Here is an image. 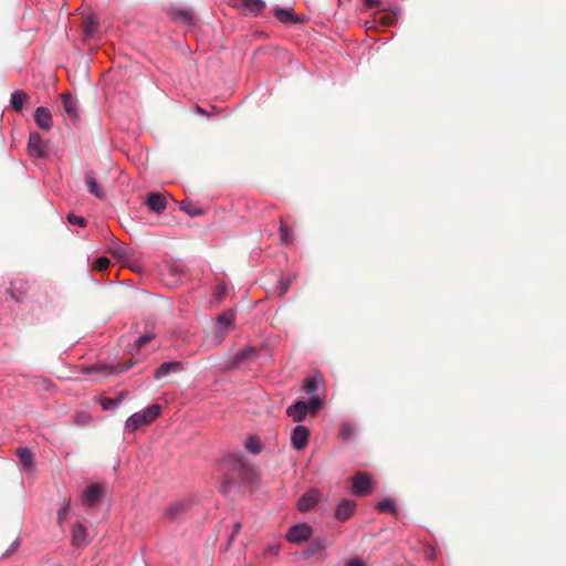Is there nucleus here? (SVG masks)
<instances>
[{
    "label": "nucleus",
    "instance_id": "obj_13",
    "mask_svg": "<svg viewBox=\"0 0 566 566\" xmlns=\"http://www.w3.org/2000/svg\"><path fill=\"white\" fill-rule=\"evenodd\" d=\"M188 507V503L186 501H176L172 502L166 510H165V517L169 521H175L179 518Z\"/></svg>",
    "mask_w": 566,
    "mask_h": 566
},
{
    "label": "nucleus",
    "instance_id": "obj_19",
    "mask_svg": "<svg viewBox=\"0 0 566 566\" xmlns=\"http://www.w3.org/2000/svg\"><path fill=\"white\" fill-rule=\"evenodd\" d=\"M256 356H258L256 349L253 347H248L245 349L239 350L234 355L232 365L234 367H240L244 361L252 360V359L256 358Z\"/></svg>",
    "mask_w": 566,
    "mask_h": 566
},
{
    "label": "nucleus",
    "instance_id": "obj_41",
    "mask_svg": "<svg viewBox=\"0 0 566 566\" xmlns=\"http://www.w3.org/2000/svg\"><path fill=\"white\" fill-rule=\"evenodd\" d=\"M364 2L367 8H374L380 3V0H364Z\"/></svg>",
    "mask_w": 566,
    "mask_h": 566
},
{
    "label": "nucleus",
    "instance_id": "obj_22",
    "mask_svg": "<svg viewBox=\"0 0 566 566\" xmlns=\"http://www.w3.org/2000/svg\"><path fill=\"white\" fill-rule=\"evenodd\" d=\"M86 528L81 523H75L72 527V543L74 545H81L85 542Z\"/></svg>",
    "mask_w": 566,
    "mask_h": 566
},
{
    "label": "nucleus",
    "instance_id": "obj_28",
    "mask_svg": "<svg viewBox=\"0 0 566 566\" xmlns=\"http://www.w3.org/2000/svg\"><path fill=\"white\" fill-rule=\"evenodd\" d=\"M83 28H84L85 35L92 36L98 28L97 19L93 15L87 17L84 21Z\"/></svg>",
    "mask_w": 566,
    "mask_h": 566
},
{
    "label": "nucleus",
    "instance_id": "obj_32",
    "mask_svg": "<svg viewBox=\"0 0 566 566\" xmlns=\"http://www.w3.org/2000/svg\"><path fill=\"white\" fill-rule=\"evenodd\" d=\"M303 388L308 395H314L318 389V381L315 378H307Z\"/></svg>",
    "mask_w": 566,
    "mask_h": 566
},
{
    "label": "nucleus",
    "instance_id": "obj_39",
    "mask_svg": "<svg viewBox=\"0 0 566 566\" xmlns=\"http://www.w3.org/2000/svg\"><path fill=\"white\" fill-rule=\"evenodd\" d=\"M116 403H117V400H115V399L105 398L102 400V406H103V409H105V410L114 407Z\"/></svg>",
    "mask_w": 566,
    "mask_h": 566
},
{
    "label": "nucleus",
    "instance_id": "obj_29",
    "mask_svg": "<svg viewBox=\"0 0 566 566\" xmlns=\"http://www.w3.org/2000/svg\"><path fill=\"white\" fill-rule=\"evenodd\" d=\"M134 364H118L116 366H104L103 370L106 375L123 374L127 371Z\"/></svg>",
    "mask_w": 566,
    "mask_h": 566
},
{
    "label": "nucleus",
    "instance_id": "obj_38",
    "mask_svg": "<svg viewBox=\"0 0 566 566\" xmlns=\"http://www.w3.org/2000/svg\"><path fill=\"white\" fill-rule=\"evenodd\" d=\"M233 482L230 478H226L220 486V491L224 494H227L231 486H232Z\"/></svg>",
    "mask_w": 566,
    "mask_h": 566
},
{
    "label": "nucleus",
    "instance_id": "obj_45",
    "mask_svg": "<svg viewBox=\"0 0 566 566\" xmlns=\"http://www.w3.org/2000/svg\"><path fill=\"white\" fill-rule=\"evenodd\" d=\"M123 397H124V394L122 392V394L119 395V397L115 399V400H117V403L123 399Z\"/></svg>",
    "mask_w": 566,
    "mask_h": 566
},
{
    "label": "nucleus",
    "instance_id": "obj_17",
    "mask_svg": "<svg viewBox=\"0 0 566 566\" xmlns=\"http://www.w3.org/2000/svg\"><path fill=\"white\" fill-rule=\"evenodd\" d=\"M62 107L64 113L67 114L71 118H77V103L71 93L62 94Z\"/></svg>",
    "mask_w": 566,
    "mask_h": 566
},
{
    "label": "nucleus",
    "instance_id": "obj_27",
    "mask_svg": "<svg viewBox=\"0 0 566 566\" xmlns=\"http://www.w3.org/2000/svg\"><path fill=\"white\" fill-rule=\"evenodd\" d=\"M245 448L253 454H259L262 449L263 444L261 440L258 437L251 436L245 441Z\"/></svg>",
    "mask_w": 566,
    "mask_h": 566
},
{
    "label": "nucleus",
    "instance_id": "obj_3",
    "mask_svg": "<svg viewBox=\"0 0 566 566\" xmlns=\"http://www.w3.org/2000/svg\"><path fill=\"white\" fill-rule=\"evenodd\" d=\"M105 490L98 483H91L81 495V503L86 509H91L104 496Z\"/></svg>",
    "mask_w": 566,
    "mask_h": 566
},
{
    "label": "nucleus",
    "instance_id": "obj_15",
    "mask_svg": "<svg viewBox=\"0 0 566 566\" xmlns=\"http://www.w3.org/2000/svg\"><path fill=\"white\" fill-rule=\"evenodd\" d=\"M356 503L354 501L344 499L335 510V517L339 521H346L350 517L355 510Z\"/></svg>",
    "mask_w": 566,
    "mask_h": 566
},
{
    "label": "nucleus",
    "instance_id": "obj_16",
    "mask_svg": "<svg viewBox=\"0 0 566 566\" xmlns=\"http://www.w3.org/2000/svg\"><path fill=\"white\" fill-rule=\"evenodd\" d=\"M85 185L87 186L90 193H92L96 198L102 199V200H104L106 198V195H105L104 190L102 189V187L98 185L94 172L88 171L85 175Z\"/></svg>",
    "mask_w": 566,
    "mask_h": 566
},
{
    "label": "nucleus",
    "instance_id": "obj_31",
    "mask_svg": "<svg viewBox=\"0 0 566 566\" xmlns=\"http://www.w3.org/2000/svg\"><path fill=\"white\" fill-rule=\"evenodd\" d=\"M280 238L282 243L290 244L292 242V230L281 220Z\"/></svg>",
    "mask_w": 566,
    "mask_h": 566
},
{
    "label": "nucleus",
    "instance_id": "obj_5",
    "mask_svg": "<svg viewBox=\"0 0 566 566\" xmlns=\"http://www.w3.org/2000/svg\"><path fill=\"white\" fill-rule=\"evenodd\" d=\"M313 534L312 527L306 523H301L292 526L287 534L286 539L294 544L306 542Z\"/></svg>",
    "mask_w": 566,
    "mask_h": 566
},
{
    "label": "nucleus",
    "instance_id": "obj_24",
    "mask_svg": "<svg viewBox=\"0 0 566 566\" xmlns=\"http://www.w3.org/2000/svg\"><path fill=\"white\" fill-rule=\"evenodd\" d=\"M17 455L21 462V464L24 468H32L33 465V454L32 452L27 448H18L17 449Z\"/></svg>",
    "mask_w": 566,
    "mask_h": 566
},
{
    "label": "nucleus",
    "instance_id": "obj_12",
    "mask_svg": "<svg viewBox=\"0 0 566 566\" xmlns=\"http://www.w3.org/2000/svg\"><path fill=\"white\" fill-rule=\"evenodd\" d=\"M310 411V407L305 401H296L292 406H290L286 410V413L293 418L294 421H302Z\"/></svg>",
    "mask_w": 566,
    "mask_h": 566
},
{
    "label": "nucleus",
    "instance_id": "obj_9",
    "mask_svg": "<svg viewBox=\"0 0 566 566\" xmlns=\"http://www.w3.org/2000/svg\"><path fill=\"white\" fill-rule=\"evenodd\" d=\"M310 431L305 426H296L292 433V444L296 450H302L308 442Z\"/></svg>",
    "mask_w": 566,
    "mask_h": 566
},
{
    "label": "nucleus",
    "instance_id": "obj_26",
    "mask_svg": "<svg viewBox=\"0 0 566 566\" xmlns=\"http://www.w3.org/2000/svg\"><path fill=\"white\" fill-rule=\"evenodd\" d=\"M180 209L185 211L190 217H197L202 214L203 210L191 202L190 200H184L180 202Z\"/></svg>",
    "mask_w": 566,
    "mask_h": 566
},
{
    "label": "nucleus",
    "instance_id": "obj_14",
    "mask_svg": "<svg viewBox=\"0 0 566 566\" xmlns=\"http://www.w3.org/2000/svg\"><path fill=\"white\" fill-rule=\"evenodd\" d=\"M319 494L315 490H311L304 493L297 503V507L301 512L311 510L318 502Z\"/></svg>",
    "mask_w": 566,
    "mask_h": 566
},
{
    "label": "nucleus",
    "instance_id": "obj_37",
    "mask_svg": "<svg viewBox=\"0 0 566 566\" xmlns=\"http://www.w3.org/2000/svg\"><path fill=\"white\" fill-rule=\"evenodd\" d=\"M380 23L382 25H391L396 22V15L390 13H385L380 17Z\"/></svg>",
    "mask_w": 566,
    "mask_h": 566
},
{
    "label": "nucleus",
    "instance_id": "obj_30",
    "mask_svg": "<svg viewBox=\"0 0 566 566\" xmlns=\"http://www.w3.org/2000/svg\"><path fill=\"white\" fill-rule=\"evenodd\" d=\"M377 510L380 513H394L396 514V505L392 500L386 499L377 504Z\"/></svg>",
    "mask_w": 566,
    "mask_h": 566
},
{
    "label": "nucleus",
    "instance_id": "obj_4",
    "mask_svg": "<svg viewBox=\"0 0 566 566\" xmlns=\"http://www.w3.org/2000/svg\"><path fill=\"white\" fill-rule=\"evenodd\" d=\"M371 491H373V486H371L370 476L365 472L358 471L353 476L352 493L354 495L365 496V495H368L369 493H371Z\"/></svg>",
    "mask_w": 566,
    "mask_h": 566
},
{
    "label": "nucleus",
    "instance_id": "obj_40",
    "mask_svg": "<svg viewBox=\"0 0 566 566\" xmlns=\"http://www.w3.org/2000/svg\"><path fill=\"white\" fill-rule=\"evenodd\" d=\"M240 531H241V523L240 522L234 523L229 541L232 542L233 538L239 534Z\"/></svg>",
    "mask_w": 566,
    "mask_h": 566
},
{
    "label": "nucleus",
    "instance_id": "obj_7",
    "mask_svg": "<svg viewBox=\"0 0 566 566\" xmlns=\"http://www.w3.org/2000/svg\"><path fill=\"white\" fill-rule=\"evenodd\" d=\"M331 544H332V541L326 536L315 538L312 542V544L304 551V556L306 558H312V557L323 558L324 551L328 546H331Z\"/></svg>",
    "mask_w": 566,
    "mask_h": 566
},
{
    "label": "nucleus",
    "instance_id": "obj_2",
    "mask_svg": "<svg viewBox=\"0 0 566 566\" xmlns=\"http://www.w3.org/2000/svg\"><path fill=\"white\" fill-rule=\"evenodd\" d=\"M160 411L161 407L155 403L147 407L142 412H135L126 420L125 429L129 432H134L143 426H147L159 417Z\"/></svg>",
    "mask_w": 566,
    "mask_h": 566
},
{
    "label": "nucleus",
    "instance_id": "obj_43",
    "mask_svg": "<svg viewBox=\"0 0 566 566\" xmlns=\"http://www.w3.org/2000/svg\"><path fill=\"white\" fill-rule=\"evenodd\" d=\"M346 566H365V564L359 559H353L348 562Z\"/></svg>",
    "mask_w": 566,
    "mask_h": 566
},
{
    "label": "nucleus",
    "instance_id": "obj_23",
    "mask_svg": "<svg viewBox=\"0 0 566 566\" xmlns=\"http://www.w3.org/2000/svg\"><path fill=\"white\" fill-rule=\"evenodd\" d=\"M29 99V95L23 91H15L11 95V105L12 107L20 112L23 107V104Z\"/></svg>",
    "mask_w": 566,
    "mask_h": 566
},
{
    "label": "nucleus",
    "instance_id": "obj_36",
    "mask_svg": "<svg viewBox=\"0 0 566 566\" xmlns=\"http://www.w3.org/2000/svg\"><path fill=\"white\" fill-rule=\"evenodd\" d=\"M307 405L310 407L308 412L315 413L321 408L322 400L318 397H314L310 400V402H307Z\"/></svg>",
    "mask_w": 566,
    "mask_h": 566
},
{
    "label": "nucleus",
    "instance_id": "obj_34",
    "mask_svg": "<svg viewBox=\"0 0 566 566\" xmlns=\"http://www.w3.org/2000/svg\"><path fill=\"white\" fill-rule=\"evenodd\" d=\"M109 264L111 261L106 256H101L95 261L93 269L96 271H104L109 266Z\"/></svg>",
    "mask_w": 566,
    "mask_h": 566
},
{
    "label": "nucleus",
    "instance_id": "obj_1",
    "mask_svg": "<svg viewBox=\"0 0 566 566\" xmlns=\"http://www.w3.org/2000/svg\"><path fill=\"white\" fill-rule=\"evenodd\" d=\"M234 323V313L228 311L222 313L218 317V322L214 325L212 332L207 336L206 343L211 346H218L226 338L227 332L231 328Z\"/></svg>",
    "mask_w": 566,
    "mask_h": 566
},
{
    "label": "nucleus",
    "instance_id": "obj_8",
    "mask_svg": "<svg viewBox=\"0 0 566 566\" xmlns=\"http://www.w3.org/2000/svg\"><path fill=\"white\" fill-rule=\"evenodd\" d=\"M34 122L39 128L49 132L53 126L51 112L46 107H38L34 112Z\"/></svg>",
    "mask_w": 566,
    "mask_h": 566
},
{
    "label": "nucleus",
    "instance_id": "obj_11",
    "mask_svg": "<svg viewBox=\"0 0 566 566\" xmlns=\"http://www.w3.org/2000/svg\"><path fill=\"white\" fill-rule=\"evenodd\" d=\"M182 370V365L180 361L174 360V361H166L163 363L155 371L154 377L157 380H160L168 376L171 373H179Z\"/></svg>",
    "mask_w": 566,
    "mask_h": 566
},
{
    "label": "nucleus",
    "instance_id": "obj_18",
    "mask_svg": "<svg viewBox=\"0 0 566 566\" xmlns=\"http://www.w3.org/2000/svg\"><path fill=\"white\" fill-rule=\"evenodd\" d=\"M146 205L151 211L160 213L166 208V198L161 193L151 192L148 195Z\"/></svg>",
    "mask_w": 566,
    "mask_h": 566
},
{
    "label": "nucleus",
    "instance_id": "obj_21",
    "mask_svg": "<svg viewBox=\"0 0 566 566\" xmlns=\"http://www.w3.org/2000/svg\"><path fill=\"white\" fill-rule=\"evenodd\" d=\"M109 252L122 261L128 260L133 254L130 248L118 242H116L112 248H109Z\"/></svg>",
    "mask_w": 566,
    "mask_h": 566
},
{
    "label": "nucleus",
    "instance_id": "obj_20",
    "mask_svg": "<svg viewBox=\"0 0 566 566\" xmlns=\"http://www.w3.org/2000/svg\"><path fill=\"white\" fill-rule=\"evenodd\" d=\"M275 17L282 23H301L303 21L302 18L295 15L291 10L287 9H276Z\"/></svg>",
    "mask_w": 566,
    "mask_h": 566
},
{
    "label": "nucleus",
    "instance_id": "obj_35",
    "mask_svg": "<svg viewBox=\"0 0 566 566\" xmlns=\"http://www.w3.org/2000/svg\"><path fill=\"white\" fill-rule=\"evenodd\" d=\"M67 221L71 224H76V226H80V227H85L86 223H87L85 218H83L81 216L73 214V213H69Z\"/></svg>",
    "mask_w": 566,
    "mask_h": 566
},
{
    "label": "nucleus",
    "instance_id": "obj_6",
    "mask_svg": "<svg viewBox=\"0 0 566 566\" xmlns=\"http://www.w3.org/2000/svg\"><path fill=\"white\" fill-rule=\"evenodd\" d=\"M28 151L31 156L36 158L46 157V145L39 133H30Z\"/></svg>",
    "mask_w": 566,
    "mask_h": 566
},
{
    "label": "nucleus",
    "instance_id": "obj_10",
    "mask_svg": "<svg viewBox=\"0 0 566 566\" xmlns=\"http://www.w3.org/2000/svg\"><path fill=\"white\" fill-rule=\"evenodd\" d=\"M233 7L247 10L253 14H259L265 7L263 0H232Z\"/></svg>",
    "mask_w": 566,
    "mask_h": 566
},
{
    "label": "nucleus",
    "instance_id": "obj_42",
    "mask_svg": "<svg viewBox=\"0 0 566 566\" xmlns=\"http://www.w3.org/2000/svg\"><path fill=\"white\" fill-rule=\"evenodd\" d=\"M180 15H181V18H182V20L185 22H190L191 21V14L189 12L182 11V12H180Z\"/></svg>",
    "mask_w": 566,
    "mask_h": 566
},
{
    "label": "nucleus",
    "instance_id": "obj_44",
    "mask_svg": "<svg viewBox=\"0 0 566 566\" xmlns=\"http://www.w3.org/2000/svg\"><path fill=\"white\" fill-rule=\"evenodd\" d=\"M19 545V542L18 539H15L12 545H11V549L8 551L4 555H9L11 552H13L15 549V547Z\"/></svg>",
    "mask_w": 566,
    "mask_h": 566
},
{
    "label": "nucleus",
    "instance_id": "obj_33",
    "mask_svg": "<svg viewBox=\"0 0 566 566\" xmlns=\"http://www.w3.org/2000/svg\"><path fill=\"white\" fill-rule=\"evenodd\" d=\"M155 337V334L151 332H146L144 335L139 336L135 340V346L140 349L143 346H145L148 342H150Z\"/></svg>",
    "mask_w": 566,
    "mask_h": 566
},
{
    "label": "nucleus",
    "instance_id": "obj_46",
    "mask_svg": "<svg viewBox=\"0 0 566 566\" xmlns=\"http://www.w3.org/2000/svg\"><path fill=\"white\" fill-rule=\"evenodd\" d=\"M286 291H287V286H284L282 292H281V295H283Z\"/></svg>",
    "mask_w": 566,
    "mask_h": 566
},
{
    "label": "nucleus",
    "instance_id": "obj_25",
    "mask_svg": "<svg viewBox=\"0 0 566 566\" xmlns=\"http://www.w3.org/2000/svg\"><path fill=\"white\" fill-rule=\"evenodd\" d=\"M59 503H60V509L57 511V523L62 524L67 520V515L71 510V500L61 499Z\"/></svg>",
    "mask_w": 566,
    "mask_h": 566
}]
</instances>
